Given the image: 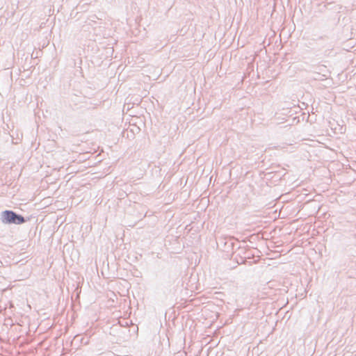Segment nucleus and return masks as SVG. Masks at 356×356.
<instances>
[{"mask_svg":"<svg viewBox=\"0 0 356 356\" xmlns=\"http://www.w3.org/2000/svg\"><path fill=\"white\" fill-rule=\"evenodd\" d=\"M3 221L6 223L22 224L24 219L11 211H6L2 213Z\"/></svg>","mask_w":356,"mask_h":356,"instance_id":"f257e3e1","label":"nucleus"},{"mask_svg":"<svg viewBox=\"0 0 356 356\" xmlns=\"http://www.w3.org/2000/svg\"><path fill=\"white\" fill-rule=\"evenodd\" d=\"M280 197H277V198H275L274 200L275 201H277V200H279Z\"/></svg>","mask_w":356,"mask_h":356,"instance_id":"f03ea898","label":"nucleus"}]
</instances>
